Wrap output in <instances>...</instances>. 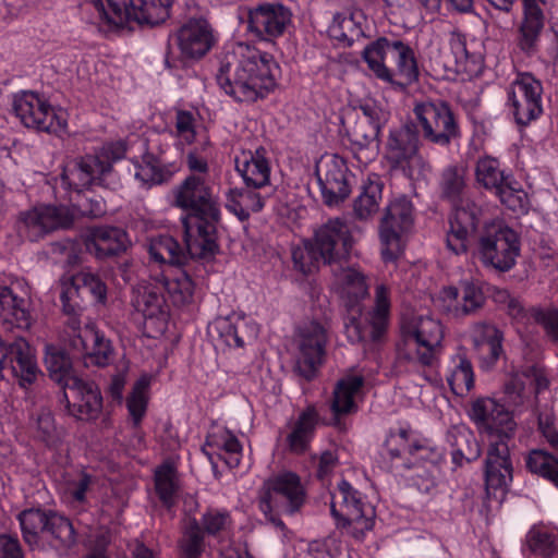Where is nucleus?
Instances as JSON below:
<instances>
[{
  "instance_id": "f257e3e1",
  "label": "nucleus",
  "mask_w": 558,
  "mask_h": 558,
  "mask_svg": "<svg viewBox=\"0 0 558 558\" xmlns=\"http://www.w3.org/2000/svg\"><path fill=\"white\" fill-rule=\"evenodd\" d=\"M331 289L347 308L345 335L351 344L367 339L377 341L386 333L392 310V292L388 284L375 286L372 305L365 313L362 310L369 295V277L359 266H338L333 270Z\"/></svg>"
},
{
  "instance_id": "f03ea898",
  "label": "nucleus",
  "mask_w": 558,
  "mask_h": 558,
  "mask_svg": "<svg viewBox=\"0 0 558 558\" xmlns=\"http://www.w3.org/2000/svg\"><path fill=\"white\" fill-rule=\"evenodd\" d=\"M279 77L280 66L271 54L243 43L227 49L217 74L220 87L239 101L266 97Z\"/></svg>"
},
{
  "instance_id": "7ed1b4c3",
  "label": "nucleus",
  "mask_w": 558,
  "mask_h": 558,
  "mask_svg": "<svg viewBox=\"0 0 558 558\" xmlns=\"http://www.w3.org/2000/svg\"><path fill=\"white\" fill-rule=\"evenodd\" d=\"M171 203L191 213L182 218L186 250L192 257L209 258L218 251L216 223L220 208L213 189L198 175L172 189Z\"/></svg>"
},
{
  "instance_id": "20e7f679",
  "label": "nucleus",
  "mask_w": 558,
  "mask_h": 558,
  "mask_svg": "<svg viewBox=\"0 0 558 558\" xmlns=\"http://www.w3.org/2000/svg\"><path fill=\"white\" fill-rule=\"evenodd\" d=\"M23 541L31 550L68 553L76 544L72 522L52 510L28 508L17 514Z\"/></svg>"
},
{
  "instance_id": "39448f33",
  "label": "nucleus",
  "mask_w": 558,
  "mask_h": 558,
  "mask_svg": "<svg viewBox=\"0 0 558 558\" xmlns=\"http://www.w3.org/2000/svg\"><path fill=\"white\" fill-rule=\"evenodd\" d=\"M173 0H130L122 5L117 0H90L96 23L102 31L128 26L131 22L141 25H158L170 16Z\"/></svg>"
},
{
  "instance_id": "423d86ee",
  "label": "nucleus",
  "mask_w": 558,
  "mask_h": 558,
  "mask_svg": "<svg viewBox=\"0 0 558 558\" xmlns=\"http://www.w3.org/2000/svg\"><path fill=\"white\" fill-rule=\"evenodd\" d=\"M305 501V490L300 477L292 472H282L267 478L259 492L258 507L275 526L283 529L280 517L293 514Z\"/></svg>"
},
{
  "instance_id": "0eeeda50",
  "label": "nucleus",
  "mask_w": 558,
  "mask_h": 558,
  "mask_svg": "<svg viewBox=\"0 0 558 558\" xmlns=\"http://www.w3.org/2000/svg\"><path fill=\"white\" fill-rule=\"evenodd\" d=\"M383 454L391 469L398 472L412 470L418 460L427 459L434 463L445 461L444 449L433 446L409 425H401L388 433Z\"/></svg>"
},
{
  "instance_id": "6e6552de",
  "label": "nucleus",
  "mask_w": 558,
  "mask_h": 558,
  "mask_svg": "<svg viewBox=\"0 0 558 558\" xmlns=\"http://www.w3.org/2000/svg\"><path fill=\"white\" fill-rule=\"evenodd\" d=\"M125 151V143L118 141L106 144L97 155L68 163L61 175L62 185L66 189L73 187L80 194L95 184H102L105 177L111 171L112 163L123 158Z\"/></svg>"
},
{
  "instance_id": "1a4fd4ad",
  "label": "nucleus",
  "mask_w": 558,
  "mask_h": 558,
  "mask_svg": "<svg viewBox=\"0 0 558 558\" xmlns=\"http://www.w3.org/2000/svg\"><path fill=\"white\" fill-rule=\"evenodd\" d=\"M330 511L337 524L356 539H362L374 526V509L345 480L340 481L331 494Z\"/></svg>"
},
{
  "instance_id": "9d476101",
  "label": "nucleus",
  "mask_w": 558,
  "mask_h": 558,
  "mask_svg": "<svg viewBox=\"0 0 558 558\" xmlns=\"http://www.w3.org/2000/svg\"><path fill=\"white\" fill-rule=\"evenodd\" d=\"M414 228V208L405 196L392 199L379 226L380 253L385 263L397 260Z\"/></svg>"
},
{
  "instance_id": "9b49d317",
  "label": "nucleus",
  "mask_w": 558,
  "mask_h": 558,
  "mask_svg": "<svg viewBox=\"0 0 558 558\" xmlns=\"http://www.w3.org/2000/svg\"><path fill=\"white\" fill-rule=\"evenodd\" d=\"M476 252L483 265L508 271L520 255V240L517 232L504 222L493 221L485 225Z\"/></svg>"
},
{
  "instance_id": "f8f14e48",
  "label": "nucleus",
  "mask_w": 558,
  "mask_h": 558,
  "mask_svg": "<svg viewBox=\"0 0 558 558\" xmlns=\"http://www.w3.org/2000/svg\"><path fill=\"white\" fill-rule=\"evenodd\" d=\"M469 416L488 445L510 444L515 435L517 422L512 413L493 398L482 397L474 400Z\"/></svg>"
},
{
  "instance_id": "ddd939ff",
  "label": "nucleus",
  "mask_w": 558,
  "mask_h": 558,
  "mask_svg": "<svg viewBox=\"0 0 558 558\" xmlns=\"http://www.w3.org/2000/svg\"><path fill=\"white\" fill-rule=\"evenodd\" d=\"M13 110L26 128L54 134L66 130L68 112L60 107H52L45 97L36 93H17L13 98Z\"/></svg>"
},
{
  "instance_id": "4468645a",
  "label": "nucleus",
  "mask_w": 558,
  "mask_h": 558,
  "mask_svg": "<svg viewBox=\"0 0 558 558\" xmlns=\"http://www.w3.org/2000/svg\"><path fill=\"white\" fill-rule=\"evenodd\" d=\"M387 159L395 169L414 181L424 179L429 171L425 160L418 154L417 135L410 126L391 131L387 145Z\"/></svg>"
},
{
  "instance_id": "2eb2a0df",
  "label": "nucleus",
  "mask_w": 558,
  "mask_h": 558,
  "mask_svg": "<svg viewBox=\"0 0 558 558\" xmlns=\"http://www.w3.org/2000/svg\"><path fill=\"white\" fill-rule=\"evenodd\" d=\"M399 337L404 345L437 349L442 345L445 328L429 312L413 306L401 315Z\"/></svg>"
},
{
  "instance_id": "dca6fc26",
  "label": "nucleus",
  "mask_w": 558,
  "mask_h": 558,
  "mask_svg": "<svg viewBox=\"0 0 558 558\" xmlns=\"http://www.w3.org/2000/svg\"><path fill=\"white\" fill-rule=\"evenodd\" d=\"M157 279L137 284L132 304L143 316L144 329L148 337L157 338L165 333L169 322V308Z\"/></svg>"
},
{
  "instance_id": "f3484780",
  "label": "nucleus",
  "mask_w": 558,
  "mask_h": 558,
  "mask_svg": "<svg viewBox=\"0 0 558 558\" xmlns=\"http://www.w3.org/2000/svg\"><path fill=\"white\" fill-rule=\"evenodd\" d=\"M74 216L75 210L64 205H39L21 213L17 228L25 238L37 241L51 231L71 226Z\"/></svg>"
},
{
  "instance_id": "a211bd4d",
  "label": "nucleus",
  "mask_w": 558,
  "mask_h": 558,
  "mask_svg": "<svg viewBox=\"0 0 558 558\" xmlns=\"http://www.w3.org/2000/svg\"><path fill=\"white\" fill-rule=\"evenodd\" d=\"M315 174L322 196L329 206L343 202L351 193V175L343 158L326 154L316 162Z\"/></svg>"
},
{
  "instance_id": "6ab92c4d",
  "label": "nucleus",
  "mask_w": 558,
  "mask_h": 558,
  "mask_svg": "<svg viewBox=\"0 0 558 558\" xmlns=\"http://www.w3.org/2000/svg\"><path fill=\"white\" fill-rule=\"evenodd\" d=\"M424 137L445 146L458 135V125L449 107L442 102H422L414 109Z\"/></svg>"
},
{
  "instance_id": "aec40b11",
  "label": "nucleus",
  "mask_w": 558,
  "mask_h": 558,
  "mask_svg": "<svg viewBox=\"0 0 558 558\" xmlns=\"http://www.w3.org/2000/svg\"><path fill=\"white\" fill-rule=\"evenodd\" d=\"M543 87L538 80L529 73H521L512 82L508 104L515 121L527 124L542 113Z\"/></svg>"
},
{
  "instance_id": "412c9836",
  "label": "nucleus",
  "mask_w": 558,
  "mask_h": 558,
  "mask_svg": "<svg viewBox=\"0 0 558 558\" xmlns=\"http://www.w3.org/2000/svg\"><path fill=\"white\" fill-rule=\"evenodd\" d=\"M312 244L324 263L340 266L350 254L352 236L344 222L330 220L315 232Z\"/></svg>"
},
{
  "instance_id": "4be33fe9",
  "label": "nucleus",
  "mask_w": 558,
  "mask_h": 558,
  "mask_svg": "<svg viewBox=\"0 0 558 558\" xmlns=\"http://www.w3.org/2000/svg\"><path fill=\"white\" fill-rule=\"evenodd\" d=\"M217 37L214 28L204 17L185 21L175 33L178 49L184 59L198 60L215 46Z\"/></svg>"
},
{
  "instance_id": "5701e85b",
  "label": "nucleus",
  "mask_w": 558,
  "mask_h": 558,
  "mask_svg": "<svg viewBox=\"0 0 558 558\" xmlns=\"http://www.w3.org/2000/svg\"><path fill=\"white\" fill-rule=\"evenodd\" d=\"M60 299L64 312L73 314L81 294L88 293L96 304H105L107 300V287L95 274L82 270L76 275H65L60 279Z\"/></svg>"
},
{
  "instance_id": "b1692460",
  "label": "nucleus",
  "mask_w": 558,
  "mask_h": 558,
  "mask_svg": "<svg viewBox=\"0 0 558 558\" xmlns=\"http://www.w3.org/2000/svg\"><path fill=\"white\" fill-rule=\"evenodd\" d=\"M549 387L545 369L533 365L523 371H513L511 378L505 384L508 402L514 407H523L531 402L532 395H538Z\"/></svg>"
},
{
  "instance_id": "393cba45",
  "label": "nucleus",
  "mask_w": 558,
  "mask_h": 558,
  "mask_svg": "<svg viewBox=\"0 0 558 558\" xmlns=\"http://www.w3.org/2000/svg\"><path fill=\"white\" fill-rule=\"evenodd\" d=\"M69 412L78 420H96L102 410V397L98 387L82 378L72 379L63 392Z\"/></svg>"
},
{
  "instance_id": "a878e982",
  "label": "nucleus",
  "mask_w": 558,
  "mask_h": 558,
  "mask_svg": "<svg viewBox=\"0 0 558 558\" xmlns=\"http://www.w3.org/2000/svg\"><path fill=\"white\" fill-rule=\"evenodd\" d=\"M480 208L471 202L456 207L447 232V247L454 254L465 253L471 236L474 234L480 221Z\"/></svg>"
},
{
  "instance_id": "bb28decb",
  "label": "nucleus",
  "mask_w": 558,
  "mask_h": 558,
  "mask_svg": "<svg viewBox=\"0 0 558 558\" xmlns=\"http://www.w3.org/2000/svg\"><path fill=\"white\" fill-rule=\"evenodd\" d=\"M512 481L509 444L488 445L485 460V486L490 490H505Z\"/></svg>"
},
{
  "instance_id": "cd10ccee",
  "label": "nucleus",
  "mask_w": 558,
  "mask_h": 558,
  "mask_svg": "<svg viewBox=\"0 0 558 558\" xmlns=\"http://www.w3.org/2000/svg\"><path fill=\"white\" fill-rule=\"evenodd\" d=\"M156 279L174 306L181 307L193 302L195 283L179 265L165 266L160 277Z\"/></svg>"
},
{
  "instance_id": "c85d7f7f",
  "label": "nucleus",
  "mask_w": 558,
  "mask_h": 558,
  "mask_svg": "<svg viewBox=\"0 0 558 558\" xmlns=\"http://www.w3.org/2000/svg\"><path fill=\"white\" fill-rule=\"evenodd\" d=\"M250 28L258 35L280 36L290 23V12L279 4L258 5L248 12Z\"/></svg>"
},
{
  "instance_id": "c756f323",
  "label": "nucleus",
  "mask_w": 558,
  "mask_h": 558,
  "mask_svg": "<svg viewBox=\"0 0 558 558\" xmlns=\"http://www.w3.org/2000/svg\"><path fill=\"white\" fill-rule=\"evenodd\" d=\"M84 242L89 253L101 258L125 250L130 240L122 229L97 227L86 231Z\"/></svg>"
},
{
  "instance_id": "7c9ffc66",
  "label": "nucleus",
  "mask_w": 558,
  "mask_h": 558,
  "mask_svg": "<svg viewBox=\"0 0 558 558\" xmlns=\"http://www.w3.org/2000/svg\"><path fill=\"white\" fill-rule=\"evenodd\" d=\"M235 169L243 181L253 187H262L269 182L270 166L262 148L243 150L236 155Z\"/></svg>"
},
{
  "instance_id": "2f4dec72",
  "label": "nucleus",
  "mask_w": 558,
  "mask_h": 558,
  "mask_svg": "<svg viewBox=\"0 0 558 558\" xmlns=\"http://www.w3.org/2000/svg\"><path fill=\"white\" fill-rule=\"evenodd\" d=\"M392 41L386 38H379L363 49L362 59L367 64L372 74L388 84L391 87L401 86L395 77V73L386 65V54L391 52Z\"/></svg>"
},
{
  "instance_id": "473e14b6",
  "label": "nucleus",
  "mask_w": 558,
  "mask_h": 558,
  "mask_svg": "<svg viewBox=\"0 0 558 558\" xmlns=\"http://www.w3.org/2000/svg\"><path fill=\"white\" fill-rule=\"evenodd\" d=\"M0 319L8 326L27 329L32 324L28 301L7 287L0 288Z\"/></svg>"
},
{
  "instance_id": "72a5a7b5",
  "label": "nucleus",
  "mask_w": 558,
  "mask_h": 558,
  "mask_svg": "<svg viewBox=\"0 0 558 558\" xmlns=\"http://www.w3.org/2000/svg\"><path fill=\"white\" fill-rule=\"evenodd\" d=\"M173 134L179 145H194L195 150H203L209 144L206 130L190 111L177 112Z\"/></svg>"
},
{
  "instance_id": "f704fd0d",
  "label": "nucleus",
  "mask_w": 558,
  "mask_h": 558,
  "mask_svg": "<svg viewBox=\"0 0 558 558\" xmlns=\"http://www.w3.org/2000/svg\"><path fill=\"white\" fill-rule=\"evenodd\" d=\"M543 28V13L534 0H524V20L519 29L518 46L524 52H533Z\"/></svg>"
},
{
  "instance_id": "c9c22d12",
  "label": "nucleus",
  "mask_w": 558,
  "mask_h": 558,
  "mask_svg": "<svg viewBox=\"0 0 558 558\" xmlns=\"http://www.w3.org/2000/svg\"><path fill=\"white\" fill-rule=\"evenodd\" d=\"M7 363H10L13 375L23 388L32 385L40 373L32 351H5V354L0 356V369L4 368Z\"/></svg>"
},
{
  "instance_id": "e433bc0d",
  "label": "nucleus",
  "mask_w": 558,
  "mask_h": 558,
  "mask_svg": "<svg viewBox=\"0 0 558 558\" xmlns=\"http://www.w3.org/2000/svg\"><path fill=\"white\" fill-rule=\"evenodd\" d=\"M384 183L379 175L373 173L367 175L361 185V191L354 201V214L360 219H367L379 209L383 198Z\"/></svg>"
},
{
  "instance_id": "4c0bfd02",
  "label": "nucleus",
  "mask_w": 558,
  "mask_h": 558,
  "mask_svg": "<svg viewBox=\"0 0 558 558\" xmlns=\"http://www.w3.org/2000/svg\"><path fill=\"white\" fill-rule=\"evenodd\" d=\"M523 548L538 557L553 558L558 554V531L546 525H534L525 535Z\"/></svg>"
},
{
  "instance_id": "58836bf2",
  "label": "nucleus",
  "mask_w": 558,
  "mask_h": 558,
  "mask_svg": "<svg viewBox=\"0 0 558 558\" xmlns=\"http://www.w3.org/2000/svg\"><path fill=\"white\" fill-rule=\"evenodd\" d=\"M317 423L318 414L313 407H308L300 413L287 437L291 451L300 453L307 449V446L314 436Z\"/></svg>"
},
{
  "instance_id": "ea45409f",
  "label": "nucleus",
  "mask_w": 558,
  "mask_h": 558,
  "mask_svg": "<svg viewBox=\"0 0 558 558\" xmlns=\"http://www.w3.org/2000/svg\"><path fill=\"white\" fill-rule=\"evenodd\" d=\"M135 180L143 186H151L167 180L172 172L165 170L160 161L150 153H145L141 157H134L131 161Z\"/></svg>"
},
{
  "instance_id": "a19ab883",
  "label": "nucleus",
  "mask_w": 558,
  "mask_h": 558,
  "mask_svg": "<svg viewBox=\"0 0 558 558\" xmlns=\"http://www.w3.org/2000/svg\"><path fill=\"white\" fill-rule=\"evenodd\" d=\"M153 376L143 374L133 385L132 391L125 399L129 418L133 427H138L146 415L148 407V391Z\"/></svg>"
},
{
  "instance_id": "79ce46f5",
  "label": "nucleus",
  "mask_w": 558,
  "mask_h": 558,
  "mask_svg": "<svg viewBox=\"0 0 558 558\" xmlns=\"http://www.w3.org/2000/svg\"><path fill=\"white\" fill-rule=\"evenodd\" d=\"M360 375H347L338 380L333 389L332 411L336 414H348L355 410L354 397L363 386Z\"/></svg>"
},
{
  "instance_id": "37998d69",
  "label": "nucleus",
  "mask_w": 558,
  "mask_h": 558,
  "mask_svg": "<svg viewBox=\"0 0 558 558\" xmlns=\"http://www.w3.org/2000/svg\"><path fill=\"white\" fill-rule=\"evenodd\" d=\"M62 341L64 347L71 349H107L109 345L105 337L94 326L88 325L78 329L74 322L65 328Z\"/></svg>"
},
{
  "instance_id": "c03bdc74",
  "label": "nucleus",
  "mask_w": 558,
  "mask_h": 558,
  "mask_svg": "<svg viewBox=\"0 0 558 558\" xmlns=\"http://www.w3.org/2000/svg\"><path fill=\"white\" fill-rule=\"evenodd\" d=\"M206 445L215 451H222L230 468H236L242 457V446L234 434L227 428H218L206 438Z\"/></svg>"
},
{
  "instance_id": "a18cd8bd",
  "label": "nucleus",
  "mask_w": 558,
  "mask_h": 558,
  "mask_svg": "<svg viewBox=\"0 0 558 558\" xmlns=\"http://www.w3.org/2000/svg\"><path fill=\"white\" fill-rule=\"evenodd\" d=\"M148 253L154 262L165 266L179 265L184 259V252L179 243L167 234L151 236Z\"/></svg>"
},
{
  "instance_id": "49530a36",
  "label": "nucleus",
  "mask_w": 558,
  "mask_h": 558,
  "mask_svg": "<svg viewBox=\"0 0 558 558\" xmlns=\"http://www.w3.org/2000/svg\"><path fill=\"white\" fill-rule=\"evenodd\" d=\"M391 51L393 52V60L397 68L395 77L399 76L402 80L398 81L402 85L395 86L393 88H403L405 85L414 82L418 75L414 52L410 46L401 40L392 41Z\"/></svg>"
},
{
  "instance_id": "de8ad7c7",
  "label": "nucleus",
  "mask_w": 558,
  "mask_h": 558,
  "mask_svg": "<svg viewBox=\"0 0 558 558\" xmlns=\"http://www.w3.org/2000/svg\"><path fill=\"white\" fill-rule=\"evenodd\" d=\"M263 206V199L254 191L232 190L227 195L226 208L242 221L252 213L260 210Z\"/></svg>"
},
{
  "instance_id": "09e8293b",
  "label": "nucleus",
  "mask_w": 558,
  "mask_h": 558,
  "mask_svg": "<svg viewBox=\"0 0 558 558\" xmlns=\"http://www.w3.org/2000/svg\"><path fill=\"white\" fill-rule=\"evenodd\" d=\"M45 363L51 379L64 390L72 379H80L72 368V361L68 351H46Z\"/></svg>"
},
{
  "instance_id": "8fccbe9b",
  "label": "nucleus",
  "mask_w": 558,
  "mask_h": 558,
  "mask_svg": "<svg viewBox=\"0 0 558 558\" xmlns=\"http://www.w3.org/2000/svg\"><path fill=\"white\" fill-rule=\"evenodd\" d=\"M526 469L550 481L558 488V459L543 449H533L525 457Z\"/></svg>"
},
{
  "instance_id": "3c124183",
  "label": "nucleus",
  "mask_w": 558,
  "mask_h": 558,
  "mask_svg": "<svg viewBox=\"0 0 558 558\" xmlns=\"http://www.w3.org/2000/svg\"><path fill=\"white\" fill-rule=\"evenodd\" d=\"M475 177L478 184L494 193L511 175L505 173L496 158L486 156L477 161Z\"/></svg>"
},
{
  "instance_id": "603ef678",
  "label": "nucleus",
  "mask_w": 558,
  "mask_h": 558,
  "mask_svg": "<svg viewBox=\"0 0 558 558\" xmlns=\"http://www.w3.org/2000/svg\"><path fill=\"white\" fill-rule=\"evenodd\" d=\"M208 335L214 349H236L243 347L242 339L228 318H217L208 326Z\"/></svg>"
},
{
  "instance_id": "864d4df0",
  "label": "nucleus",
  "mask_w": 558,
  "mask_h": 558,
  "mask_svg": "<svg viewBox=\"0 0 558 558\" xmlns=\"http://www.w3.org/2000/svg\"><path fill=\"white\" fill-rule=\"evenodd\" d=\"M329 36L338 43L350 46L362 29L352 13H338L328 28Z\"/></svg>"
},
{
  "instance_id": "5fc2aeb1",
  "label": "nucleus",
  "mask_w": 558,
  "mask_h": 558,
  "mask_svg": "<svg viewBox=\"0 0 558 558\" xmlns=\"http://www.w3.org/2000/svg\"><path fill=\"white\" fill-rule=\"evenodd\" d=\"M457 363L448 377V384L456 396H466L474 387V373L469 360L457 355Z\"/></svg>"
},
{
  "instance_id": "6e6d98bb",
  "label": "nucleus",
  "mask_w": 558,
  "mask_h": 558,
  "mask_svg": "<svg viewBox=\"0 0 558 558\" xmlns=\"http://www.w3.org/2000/svg\"><path fill=\"white\" fill-rule=\"evenodd\" d=\"M34 430L36 437L48 447H57L63 439L64 432L54 423V417L50 410L43 409L36 416Z\"/></svg>"
},
{
  "instance_id": "4d7b16f0",
  "label": "nucleus",
  "mask_w": 558,
  "mask_h": 558,
  "mask_svg": "<svg viewBox=\"0 0 558 558\" xmlns=\"http://www.w3.org/2000/svg\"><path fill=\"white\" fill-rule=\"evenodd\" d=\"M295 339L301 349H324L329 344L327 330L316 322H306L298 326Z\"/></svg>"
},
{
  "instance_id": "13d9d810",
  "label": "nucleus",
  "mask_w": 558,
  "mask_h": 558,
  "mask_svg": "<svg viewBox=\"0 0 558 558\" xmlns=\"http://www.w3.org/2000/svg\"><path fill=\"white\" fill-rule=\"evenodd\" d=\"M494 194L507 208L514 213H524L527 209V195L511 177Z\"/></svg>"
},
{
  "instance_id": "bf43d9fd",
  "label": "nucleus",
  "mask_w": 558,
  "mask_h": 558,
  "mask_svg": "<svg viewBox=\"0 0 558 558\" xmlns=\"http://www.w3.org/2000/svg\"><path fill=\"white\" fill-rule=\"evenodd\" d=\"M468 338L478 348L501 349L504 335L495 325L480 323L470 328Z\"/></svg>"
},
{
  "instance_id": "052dcab7",
  "label": "nucleus",
  "mask_w": 558,
  "mask_h": 558,
  "mask_svg": "<svg viewBox=\"0 0 558 558\" xmlns=\"http://www.w3.org/2000/svg\"><path fill=\"white\" fill-rule=\"evenodd\" d=\"M92 484L90 475L85 472H76L65 477L59 489L66 500L83 504L86 501V493Z\"/></svg>"
},
{
  "instance_id": "680f3d73",
  "label": "nucleus",
  "mask_w": 558,
  "mask_h": 558,
  "mask_svg": "<svg viewBox=\"0 0 558 558\" xmlns=\"http://www.w3.org/2000/svg\"><path fill=\"white\" fill-rule=\"evenodd\" d=\"M155 487L160 500L170 506L178 488L175 469L165 463L155 471Z\"/></svg>"
},
{
  "instance_id": "e2e57ef3",
  "label": "nucleus",
  "mask_w": 558,
  "mask_h": 558,
  "mask_svg": "<svg viewBox=\"0 0 558 558\" xmlns=\"http://www.w3.org/2000/svg\"><path fill=\"white\" fill-rule=\"evenodd\" d=\"M441 463L442 462L434 463L433 461L424 459L418 460V462L412 466L415 473L411 476V481L420 492L429 493L435 488Z\"/></svg>"
},
{
  "instance_id": "0e129e2a",
  "label": "nucleus",
  "mask_w": 558,
  "mask_h": 558,
  "mask_svg": "<svg viewBox=\"0 0 558 558\" xmlns=\"http://www.w3.org/2000/svg\"><path fill=\"white\" fill-rule=\"evenodd\" d=\"M292 258L295 269L304 275L313 272L322 259L311 241L296 245L292 251Z\"/></svg>"
},
{
  "instance_id": "69168bd1",
  "label": "nucleus",
  "mask_w": 558,
  "mask_h": 558,
  "mask_svg": "<svg viewBox=\"0 0 558 558\" xmlns=\"http://www.w3.org/2000/svg\"><path fill=\"white\" fill-rule=\"evenodd\" d=\"M204 550V536L198 522L194 519L187 526L182 541V558H198Z\"/></svg>"
},
{
  "instance_id": "338daca9",
  "label": "nucleus",
  "mask_w": 558,
  "mask_h": 558,
  "mask_svg": "<svg viewBox=\"0 0 558 558\" xmlns=\"http://www.w3.org/2000/svg\"><path fill=\"white\" fill-rule=\"evenodd\" d=\"M450 47L457 65L464 71H474L481 66L480 56L470 54L466 48L465 38L460 34H453L450 39Z\"/></svg>"
},
{
  "instance_id": "774afa93",
  "label": "nucleus",
  "mask_w": 558,
  "mask_h": 558,
  "mask_svg": "<svg viewBox=\"0 0 558 558\" xmlns=\"http://www.w3.org/2000/svg\"><path fill=\"white\" fill-rule=\"evenodd\" d=\"M325 351H296L294 371L305 379H312L324 360Z\"/></svg>"
}]
</instances>
